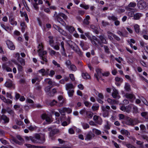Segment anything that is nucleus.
<instances>
[{
    "mask_svg": "<svg viewBox=\"0 0 148 148\" xmlns=\"http://www.w3.org/2000/svg\"><path fill=\"white\" fill-rule=\"evenodd\" d=\"M123 122L126 124L132 126H133L138 123V121L137 119H132L127 116H126L125 120H124Z\"/></svg>",
    "mask_w": 148,
    "mask_h": 148,
    "instance_id": "1",
    "label": "nucleus"
},
{
    "mask_svg": "<svg viewBox=\"0 0 148 148\" xmlns=\"http://www.w3.org/2000/svg\"><path fill=\"white\" fill-rule=\"evenodd\" d=\"M138 8L140 10L145 8L147 7L146 4L143 1H140L137 3Z\"/></svg>",
    "mask_w": 148,
    "mask_h": 148,
    "instance_id": "2",
    "label": "nucleus"
},
{
    "mask_svg": "<svg viewBox=\"0 0 148 148\" xmlns=\"http://www.w3.org/2000/svg\"><path fill=\"white\" fill-rule=\"evenodd\" d=\"M38 48H39L38 51H40V52L39 53L38 55L40 57H42V56H45V55L47 54V52L46 51H42V49L43 48V46L40 45H39L38 47Z\"/></svg>",
    "mask_w": 148,
    "mask_h": 148,
    "instance_id": "3",
    "label": "nucleus"
},
{
    "mask_svg": "<svg viewBox=\"0 0 148 148\" xmlns=\"http://www.w3.org/2000/svg\"><path fill=\"white\" fill-rule=\"evenodd\" d=\"M41 118L43 119H45L46 121L48 123H49L52 122L49 117L46 114H42Z\"/></svg>",
    "mask_w": 148,
    "mask_h": 148,
    "instance_id": "4",
    "label": "nucleus"
},
{
    "mask_svg": "<svg viewBox=\"0 0 148 148\" xmlns=\"http://www.w3.org/2000/svg\"><path fill=\"white\" fill-rule=\"evenodd\" d=\"M58 132L57 129L52 130L49 133V136L52 140L55 139V138L53 136Z\"/></svg>",
    "mask_w": 148,
    "mask_h": 148,
    "instance_id": "5",
    "label": "nucleus"
},
{
    "mask_svg": "<svg viewBox=\"0 0 148 148\" xmlns=\"http://www.w3.org/2000/svg\"><path fill=\"white\" fill-rule=\"evenodd\" d=\"M94 136L95 134L91 131H89L86 134L85 140H90Z\"/></svg>",
    "mask_w": 148,
    "mask_h": 148,
    "instance_id": "6",
    "label": "nucleus"
},
{
    "mask_svg": "<svg viewBox=\"0 0 148 148\" xmlns=\"http://www.w3.org/2000/svg\"><path fill=\"white\" fill-rule=\"evenodd\" d=\"M6 44L8 48L11 50H14L15 49V47L13 45L12 42L10 40H8L6 41Z\"/></svg>",
    "mask_w": 148,
    "mask_h": 148,
    "instance_id": "7",
    "label": "nucleus"
},
{
    "mask_svg": "<svg viewBox=\"0 0 148 148\" xmlns=\"http://www.w3.org/2000/svg\"><path fill=\"white\" fill-rule=\"evenodd\" d=\"M0 119L1 120V122L2 120H3L4 123H8L9 121V118L4 114H3L1 116L0 115Z\"/></svg>",
    "mask_w": 148,
    "mask_h": 148,
    "instance_id": "8",
    "label": "nucleus"
},
{
    "mask_svg": "<svg viewBox=\"0 0 148 148\" xmlns=\"http://www.w3.org/2000/svg\"><path fill=\"white\" fill-rule=\"evenodd\" d=\"M125 97L127 98L130 99V101L131 102H133L132 99H135V97L134 95L132 94L126 93L125 95Z\"/></svg>",
    "mask_w": 148,
    "mask_h": 148,
    "instance_id": "9",
    "label": "nucleus"
},
{
    "mask_svg": "<svg viewBox=\"0 0 148 148\" xmlns=\"http://www.w3.org/2000/svg\"><path fill=\"white\" fill-rule=\"evenodd\" d=\"M75 45L76 46V47L75 50V52L77 53L78 55L80 57H82L83 56V52L80 50L78 46L76 45L75 43H74Z\"/></svg>",
    "mask_w": 148,
    "mask_h": 148,
    "instance_id": "10",
    "label": "nucleus"
},
{
    "mask_svg": "<svg viewBox=\"0 0 148 148\" xmlns=\"http://www.w3.org/2000/svg\"><path fill=\"white\" fill-rule=\"evenodd\" d=\"M99 38L100 41L101 42H102L103 44H107L108 42L107 41L106 39V37L104 35H100V36H97Z\"/></svg>",
    "mask_w": 148,
    "mask_h": 148,
    "instance_id": "11",
    "label": "nucleus"
},
{
    "mask_svg": "<svg viewBox=\"0 0 148 148\" xmlns=\"http://www.w3.org/2000/svg\"><path fill=\"white\" fill-rule=\"evenodd\" d=\"M5 86L8 88H10L12 87L14 89L15 88V86L13 85L12 81L10 82H6L5 84Z\"/></svg>",
    "mask_w": 148,
    "mask_h": 148,
    "instance_id": "12",
    "label": "nucleus"
},
{
    "mask_svg": "<svg viewBox=\"0 0 148 148\" xmlns=\"http://www.w3.org/2000/svg\"><path fill=\"white\" fill-rule=\"evenodd\" d=\"M45 134H42L40 136V139H38L37 142L38 143L42 144L45 142Z\"/></svg>",
    "mask_w": 148,
    "mask_h": 148,
    "instance_id": "13",
    "label": "nucleus"
},
{
    "mask_svg": "<svg viewBox=\"0 0 148 148\" xmlns=\"http://www.w3.org/2000/svg\"><path fill=\"white\" fill-rule=\"evenodd\" d=\"M90 19V16L88 15L87 16L86 18L84 19L83 23L86 25H88L90 22L89 21Z\"/></svg>",
    "mask_w": 148,
    "mask_h": 148,
    "instance_id": "14",
    "label": "nucleus"
},
{
    "mask_svg": "<svg viewBox=\"0 0 148 148\" xmlns=\"http://www.w3.org/2000/svg\"><path fill=\"white\" fill-rule=\"evenodd\" d=\"M9 21L12 25H17V22L14 20V18L12 15H11L9 17Z\"/></svg>",
    "mask_w": 148,
    "mask_h": 148,
    "instance_id": "15",
    "label": "nucleus"
},
{
    "mask_svg": "<svg viewBox=\"0 0 148 148\" xmlns=\"http://www.w3.org/2000/svg\"><path fill=\"white\" fill-rule=\"evenodd\" d=\"M142 16V14L141 13H137L134 14L133 19L134 20H138Z\"/></svg>",
    "mask_w": 148,
    "mask_h": 148,
    "instance_id": "16",
    "label": "nucleus"
},
{
    "mask_svg": "<svg viewBox=\"0 0 148 148\" xmlns=\"http://www.w3.org/2000/svg\"><path fill=\"white\" fill-rule=\"evenodd\" d=\"M136 6V3L134 2H130L128 5L129 7L127 8L126 9L127 10L130 11L132 9L129 7H134Z\"/></svg>",
    "mask_w": 148,
    "mask_h": 148,
    "instance_id": "17",
    "label": "nucleus"
},
{
    "mask_svg": "<svg viewBox=\"0 0 148 148\" xmlns=\"http://www.w3.org/2000/svg\"><path fill=\"white\" fill-rule=\"evenodd\" d=\"M66 29L68 30L70 33H72L75 30V29L74 27L72 26H67L66 27Z\"/></svg>",
    "mask_w": 148,
    "mask_h": 148,
    "instance_id": "18",
    "label": "nucleus"
},
{
    "mask_svg": "<svg viewBox=\"0 0 148 148\" xmlns=\"http://www.w3.org/2000/svg\"><path fill=\"white\" fill-rule=\"evenodd\" d=\"M124 88L125 90L127 91H129L131 90L130 85L127 83H125Z\"/></svg>",
    "mask_w": 148,
    "mask_h": 148,
    "instance_id": "19",
    "label": "nucleus"
},
{
    "mask_svg": "<svg viewBox=\"0 0 148 148\" xmlns=\"http://www.w3.org/2000/svg\"><path fill=\"white\" fill-rule=\"evenodd\" d=\"M112 95L114 98L119 99L120 97L119 95L118 92H112Z\"/></svg>",
    "mask_w": 148,
    "mask_h": 148,
    "instance_id": "20",
    "label": "nucleus"
},
{
    "mask_svg": "<svg viewBox=\"0 0 148 148\" xmlns=\"http://www.w3.org/2000/svg\"><path fill=\"white\" fill-rule=\"evenodd\" d=\"M134 28L135 32L137 33H139L140 29L139 26L138 24H136L134 26Z\"/></svg>",
    "mask_w": 148,
    "mask_h": 148,
    "instance_id": "21",
    "label": "nucleus"
},
{
    "mask_svg": "<svg viewBox=\"0 0 148 148\" xmlns=\"http://www.w3.org/2000/svg\"><path fill=\"white\" fill-rule=\"evenodd\" d=\"M141 115V116L145 118V119L148 120V113L147 112H142Z\"/></svg>",
    "mask_w": 148,
    "mask_h": 148,
    "instance_id": "22",
    "label": "nucleus"
},
{
    "mask_svg": "<svg viewBox=\"0 0 148 148\" xmlns=\"http://www.w3.org/2000/svg\"><path fill=\"white\" fill-rule=\"evenodd\" d=\"M99 105L97 104H94L92 107V110L94 111L97 110L99 109Z\"/></svg>",
    "mask_w": 148,
    "mask_h": 148,
    "instance_id": "23",
    "label": "nucleus"
},
{
    "mask_svg": "<svg viewBox=\"0 0 148 148\" xmlns=\"http://www.w3.org/2000/svg\"><path fill=\"white\" fill-rule=\"evenodd\" d=\"M57 21L61 24L64 26L66 25V23L60 17H58L56 19Z\"/></svg>",
    "mask_w": 148,
    "mask_h": 148,
    "instance_id": "24",
    "label": "nucleus"
},
{
    "mask_svg": "<svg viewBox=\"0 0 148 148\" xmlns=\"http://www.w3.org/2000/svg\"><path fill=\"white\" fill-rule=\"evenodd\" d=\"M92 132L93 133L96 134L97 135L100 134L101 133V132L100 130L95 128L92 129Z\"/></svg>",
    "mask_w": 148,
    "mask_h": 148,
    "instance_id": "25",
    "label": "nucleus"
},
{
    "mask_svg": "<svg viewBox=\"0 0 148 148\" xmlns=\"http://www.w3.org/2000/svg\"><path fill=\"white\" fill-rule=\"evenodd\" d=\"M82 76L84 79H88L90 77L89 75L87 73H82Z\"/></svg>",
    "mask_w": 148,
    "mask_h": 148,
    "instance_id": "26",
    "label": "nucleus"
},
{
    "mask_svg": "<svg viewBox=\"0 0 148 148\" xmlns=\"http://www.w3.org/2000/svg\"><path fill=\"white\" fill-rule=\"evenodd\" d=\"M108 18L110 20H112L114 21H115L116 19H118L114 15L108 16Z\"/></svg>",
    "mask_w": 148,
    "mask_h": 148,
    "instance_id": "27",
    "label": "nucleus"
},
{
    "mask_svg": "<svg viewBox=\"0 0 148 148\" xmlns=\"http://www.w3.org/2000/svg\"><path fill=\"white\" fill-rule=\"evenodd\" d=\"M52 92L53 93H51V92H49L48 94V95L50 96H54V94L55 93H56L57 92V91L56 90V88H53L52 89Z\"/></svg>",
    "mask_w": 148,
    "mask_h": 148,
    "instance_id": "28",
    "label": "nucleus"
},
{
    "mask_svg": "<svg viewBox=\"0 0 148 148\" xmlns=\"http://www.w3.org/2000/svg\"><path fill=\"white\" fill-rule=\"evenodd\" d=\"M73 88V85L72 84H68L66 85V89L68 90L69 89Z\"/></svg>",
    "mask_w": 148,
    "mask_h": 148,
    "instance_id": "29",
    "label": "nucleus"
},
{
    "mask_svg": "<svg viewBox=\"0 0 148 148\" xmlns=\"http://www.w3.org/2000/svg\"><path fill=\"white\" fill-rule=\"evenodd\" d=\"M53 86V85L52 86H48L46 87L45 88V91L47 92H49V91L51 89Z\"/></svg>",
    "mask_w": 148,
    "mask_h": 148,
    "instance_id": "30",
    "label": "nucleus"
},
{
    "mask_svg": "<svg viewBox=\"0 0 148 148\" xmlns=\"http://www.w3.org/2000/svg\"><path fill=\"white\" fill-rule=\"evenodd\" d=\"M13 141L16 143L20 145H23V142H21L20 141H18L16 138H14L12 139Z\"/></svg>",
    "mask_w": 148,
    "mask_h": 148,
    "instance_id": "31",
    "label": "nucleus"
},
{
    "mask_svg": "<svg viewBox=\"0 0 148 148\" xmlns=\"http://www.w3.org/2000/svg\"><path fill=\"white\" fill-rule=\"evenodd\" d=\"M17 60L22 65L24 66L25 64V60L22 58H20L19 59H18Z\"/></svg>",
    "mask_w": 148,
    "mask_h": 148,
    "instance_id": "32",
    "label": "nucleus"
},
{
    "mask_svg": "<svg viewBox=\"0 0 148 148\" xmlns=\"http://www.w3.org/2000/svg\"><path fill=\"white\" fill-rule=\"evenodd\" d=\"M59 17H62L64 20H66L67 18V16L65 14L62 13H60L58 14Z\"/></svg>",
    "mask_w": 148,
    "mask_h": 148,
    "instance_id": "33",
    "label": "nucleus"
},
{
    "mask_svg": "<svg viewBox=\"0 0 148 148\" xmlns=\"http://www.w3.org/2000/svg\"><path fill=\"white\" fill-rule=\"evenodd\" d=\"M82 125L84 129L89 128V126L88 124L86 123H82Z\"/></svg>",
    "mask_w": 148,
    "mask_h": 148,
    "instance_id": "34",
    "label": "nucleus"
},
{
    "mask_svg": "<svg viewBox=\"0 0 148 148\" xmlns=\"http://www.w3.org/2000/svg\"><path fill=\"white\" fill-rule=\"evenodd\" d=\"M74 92V91L73 90H69L68 92L69 96L70 97H72L73 95Z\"/></svg>",
    "mask_w": 148,
    "mask_h": 148,
    "instance_id": "35",
    "label": "nucleus"
},
{
    "mask_svg": "<svg viewBox=\"0 0 148 148\" xmlns=\"http://www.w3.org/2000/svg\"><path fill=\"white\" fill-rule=\"evenodd\" d=\"M121 133L123 134H125L126 135H128L129 132L127 130H121Z\"/></svg>",
    "mask_w": 148,
    "mask_h": 148,
    "instance_id": "36",
    "label": "nucleus"
},
{
    "mask_svg": "<svg viewBox=\"0 0 148 148\" xmlns=\"http://www.w3.org/2000/svg\"><path fill=\"white\" fill-rule=\"evenodd\" d=\"M18 66V69L19 72H22L23 70V67L18 64H17Z\"/></svg>",
    "mask_w": 148,
    "mask_h": 148,
    "instance_id": "37",
    "label": "nucleus"
},
{
    "mask_svg": "<svg viewBox=\"0 0 148 148\" xmlns=\"http://www.w3.org/2000/svg\"><path fill=\"white\" fill-rule=\"evenodd\" d=\"M96 72L97 73V75L98 77H101L102 73L101 71V69H98L96 70Z\"/></svg>",
    "mask_w": 148,
    "mask_h": 148,
    "instance_id": "38",
    "label": "nucleus"
},
{
    "mask_svg": "<svg viewBox=\"0 0 148 148\" xmlns=\"http://www.w3.org/2000/svg\"><path fill=\"white\" fill-rule=\"evenodd\" d=\"M104 49L105 52L108 54L110 53L109 49L108 46L104 45Z\"/></svg>",
    "mask_w": 148,
    "mask_h": 148,
    "instance_id": "39",
    "label": "nucleus"
},
{
    "mask_svg": "<svg viewBox=\"0 0 148 148\" xmlns=\"http://www.w3.org/2000/svg\"><path fill=\"white\" fill-rule=\"evenodd\" d=\"M30 139L34 143H38V140L36 138L34 137H32V136H30Z\"/></svg>",
    "mask_w": 148,
    "mask_h": 148,
    "instance_id": "40",
    "label": "nucleus"
},
{
    "mask_svg": "<svg viewBox=\"0 0 148 148\" xmlns=\"http://www.w3.org/2000/svg\"><path fill=\"white\" fill-rule=\"evenodd\" d=\"M86 113V114H87L89 112L88 111L86 110L85 108H84L79 113L81 114H83L85 112Z\"/></svg>",
    "mask_w": 148,
    "mask_h": 148,
    "instance_id": "41",
    "label": "nucleus"
},
{
    "mask_svg": "<svg viewBox=\"0 0 148 148\" xmlns=\"http://www.w3.org/2000/svg\"><path fill=\"white\" fill-rule=\"evenodd\" d=\"M126 116H125L123 114H119V119H123L124 120H125V118Z\"/></svg>",
    "mask_w": 148,
    "mask_h": 148,
    "instance_id": "42",
    "label": "nucleus"
},
{
    "mask_svg": "<svg viewBox=\"0 0 148 148\" xmlns=\"http://www.w3.org/2000/svg\"><path fill=\"white\" fill-rule=\"evenodd\" d=\"M109 112L108 110H107L104 112L103 114V117H107L108 116Z\"/></svg>",
    "mask_w": 148,
    "mask_h": 148,
    "instance_id": "43",
    "label": "nucleus"
},
{
    "mask_svg": "<svg viewBox=\"0 0 148 148\" xmlns=\"http://www.w3.org/2000/svg\"><path fill=\"white\" fill-rule=\"evenodd\" d=\"M64 110L65 112H67L68 113H70L72 112V110L69 108H64Z\"/></svg>",
    "mask_w": 148,
    "mask_h": 148,
    "instance_id": "44",
    "label": "nucleus"
},
{
    "mask_svg": "<svg viewBox=\"0 0 148 148\" xmlns=\"http://www.w3.org/2000/svg\"><path fill=\"white\" fill-rule=\"evenodd\" d=\"M70 68L73 71H75L77 69L76 66L73 64L70 65Z\"/></svg>",
    "mask_w": 148,
    "mask_h": 148,
    "instance_id": "45",
    "label": "nucleus"
},
{
    "mask_svg": "<svg viewBox=\"0 0 148 148\" xmlns=\"http://www.w3.org/2000/svg\"><path fill=\"white\" fill-rule=\"evenodd\" d=\"M102 122V120L101 118L99 117L97 120V123L99 125H101Z\"/></svg>",
    "mask_w": 148,
    "mask_h": 148,
    "instance_id": "46",
    "label": "nucleus"
},
{
    "mask_svg": "<svg viewBox=\"0 0 148 148\" xmlns=\"http://www.w3.org/2000/svg\"><path fill=\"white\" fill-rule=\"evenodd\" d=\"M115 80L116 82H123V79L121 78L118 77H116L115 78Z\"/></svg>",
    "mask_w": 148,
    "mask_h": 148,
    "instance_id": "47",
    "label": "nucleus"
},
{
    "mask_svg": "<svg viewBox=\"0 0 148 148\" xmlns=\"http://www.w3.org/2000/svg\"><path fill=\"white\" fill-rule=\"evenodd\" d=\"M1 26L2 27H3L4 29L7 31V29H9L10 28L8 26H5L1 23Z\"/></svg>",
    "mask_w": 148,
    "mask_h": 148,
    "instance_id": "48",
    "label": "nucleus"
},
{
    "mask_svg": "<svg viewBox=\"0 0 148 148\" xmlns=\"http://www.w3.org/2000/svg\"><path fill=\"white\" fill-rule=\"evenodd\" d=\"M90 40L92 42V44L96 47H97L98 46V44L96 42L95 40H92V39H90Z\"/></svg>",
    "mask_w": 148,
    "mask_h": 148,
    "instance_id": "49",
    "label": "nucleus"
},
{
    "mask_svg": "<svg viewBox=\"0 0 148 148\" xmlns=\"http://www.w3.org/2000/svg\"><path fill=\"white\" fill-rule=\"evenodd\" d=\"M40 58L42 60L45 61L46 62H48L47 59V57L45 56H42V57H40Z\"/></svg>",
    "mask_w": 148,
    "mask_h": 148,
    "instance_id": "50",
    "label": "nucleus"
},
{
    "mask_svg": "<svg viewBox=\"0 0 148 148\" xmlns=\"http://www.w3.org/2000/svg\"><path fill=\"white\" fill-rule=\"evenodd\" d=\"M126 146L128 148H136L134 146L130 144H127Z\"/></svg>",
    "mask_w": 148,
    "mask_h": 148,
    "instance_id": "51",
    "label": "nucleus"
},
{
    "mask_svg": "<svg viewBox=\"0 0 148 148\" xmlns=\"http://www.w3.org/2000/svg\"><path fill=\"white\" fill-rule=\"evenodd\" d=\"M120 109L123 111H126L127 112H128L127 111V109L126 108V107L123 106H121L120 108Z\"/></svg>",
    "mask_w": 148,
    "mask_h": 148,
    "instance_id": "52",
    "label": "nucleus"
},
{
    "mask_svg": "<svg viewBox=\"0 0 148 148\" xmlns=\"http://www.w3.org/2000/svg\"><path fill=\"white\" fill-rule=\"evenodd\" d=\"M80 6L82 8H84L86 10L88 9L89 8V6L88 5H84L83 4H81L80 5Z\"/></svg>",
    "mask_w": 148,
    "mask_h": 148,
    "instance_id": "53",
    "label": "nucleus"
},
{
    "mask_svg": "<svg viewBox=\"0 0 148 148\" xmlns=\"http://www.w3.org/2000/svg\"><path fill=\"white\" fill-rule=\"evenodd\" d=\"M9 114H10L12 117H14V116L15 113L13 110H12L11 111H10L9 112H8Z\"/></svg>",
    "mask_w": 148,
    "mask_h": 148,
    "instance_id": "54",
    "label": "nucleus"
},
{
    "mask_svg": "<svg viewBox=\"0 0 148 148\" xmlns=\"http://www.w3.org/2000/svg\"><path fill=\"white\" fill-rule=\"evenodd\" d=\"M52 63L55 66H57L58 67H60V64L57 63V62L55 60H53Z\"/></svg>",
    "mask_w": 148,
    "mask_h": 148,
    "instance_id": "55",
    "label": "nucleus"
},
{
    "mask_svg": "<svg viewBox=\"0 0 148 148\" xmlns=\"http://www.w3.org/2000/svg\"><path fill=\"white\" fill-rule=\"evenodd\" d=\"M17 138L20 141L24 142V140L20 135H17L16 136Z\"/></svg>",
    "mask_w": 148,
    "mask_h": 148,
    "instance_id": "56",
    "label": "nucleus"
},
{
    "mask_svg": "<svg viewBox=\"0 0 148 148\" xmlns=\"http://www.w3.org/2000/svg\"><path fill=\"white\" fill-rule=\"evenodd\" d=\"M38 5V4L36 3H33V5L34 7V8L35 9V10H38L39 9V8L37 6Z\"/></svg>",
    "mask_w": 148,
    "mask_h": 148,
    "instance_id": "57",
    "label": "nucleus"
},
{
    "mask_svg": "<svg viewBox=\"0 0 148 148\" xmlns=\"http://www.w3.org/2000/svg\"><path fill=\"white\" fill-rule=\"evenodd\" d=\"M0 98L5 103L7 102V101L6 100L7 99L3 95H0Z\"/></svg>",
    "mask_w": 148,
    "mask_h": 148,
    "instance_id": "58",
    "label": "nucleus"
},
{
    "mask_svg": "<svg viewBox=\"0 0 148 148\" xmlns=\"http://www.w3.org/2000/svg\"><path fill=\"white\" fill-rule=\"evenodd\" d=\"M16 124L19 125H21L23 123V122H22V121H18V120H16Z\"/></svg>",
    "mask_w": 148,
    "mask_h": 148,
    "instance_id": "59",
    "label": "nucleus"
},
{
    "mask_svg": "<svg viewBox=\"0 0 148 148\" xmlns=\"http://www.w3.org/2000/svg\"><path fill=\"white\" fill-rule=\"evenodd\" d=\"M58 31L62 35H65L66 34V33L65 32H64L63 30L60 28V29Z\"/></svg>",
    "mask_w": 148,
    "mask_h": 148,
    "instance_id": "60",
    "label": "nucleus"
},
{
    "mask_svg": "<svg viewBox=\"0 0 148 148\" xmlns=\"http://www.w3.org/2000/svg\"><path fill=\"white\" fill-rule=\"evenodd\" d=\"M113 36L114 37V38L116 40L118 41L120 40V38L119 37H118L117 36H116L115 34H113Z\"/></svg>",
    "mask_w": 148,
    "mask_h": 148,
    "instance_id": "61",
    "label": "nucleus"
},
{
    "mask_svg": "<svg viewBox=\"0 0 148 148\" xmlns=\"http://www.w3.org/2000/svg\"><path fill=\"white\" fill-rule=\"evenodd\" d=\"M20 95L17 92H15V99L16 100H17L20 97Z\"/></svg>",
    "mask_w": 148,
    "mask_h": 148,
    "instance_id": "62",
    "label": "nucleus"
},
{
    "mask_svg": "<svg viewBox=\"0 0 148 148\" xmlns=\"http://www.w3.org/2000/svg\"><path fill=\"white\" fill-rule=\"evenodd\" d=\"M84 104L85 106L87 107H90V105L91 104V103H90L86 101H85L84 103Z\"/></svg>",
    "mask_w": 148,
    "mask_h": 148,
    "instance_id": "63",
    "label": "nucleus"
},
{
    "mask_svg": "<svg viewBox=\"0 0 148 148\" xmlns=\"http://www.w3.org/2000/svg\"><path fill=\"white\" fill-rule=\"evenodd\" d=\"M51 148H71V147H70L65 146L63 147H53Z\"/></svg>",
    "mask_w": 148,
    "mask_h": 148,
    "instance_id": "64",
    "label": "nucleus"
}]
</instances>
